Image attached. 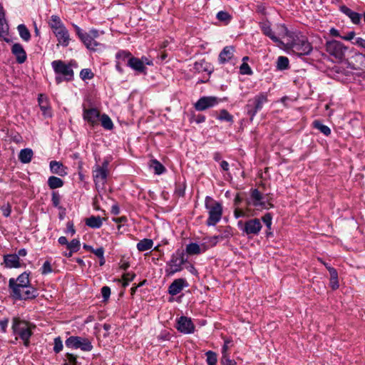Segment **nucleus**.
Masks as SVG:
<instances>
[{"label": "nucleus", "instance_id": "nucleus-1", "mask_svg": "<svg viewBox=\"0 0 365 365\" xmlns=\"http://www.w3.org/2000/svg\"><path fill=\"white\" fill-rule=\"evenodd\" d=\"M282 29L287 37H288L286 43L287 49H289L293 53L299 56H307L311 53L313 47L307 37L289 31L284 25L282 26Z\"/></svg>", "mask_w": 365, "mask_h": 365}, {"label": "nucleus", "instance_id": "nucleus-2", "mask_svg": "<svg viewBox=\"0 0 365 365\" xmlns=\"http://www.w3.org/2000/svg\"><path fill=\"white\" fill-rule=\"evenodd\" d=\"M33 327V324L29 322L18 317L13 318L11 328L14 334L16 335L15 340L19 338L22 340L24 345L28 347L30 345V338L33 334L31 331Z\"/></svg>", "mask_w": 365, "mask_h": 365}, {"label": "nucleus", "instance_id": "nucleus-3", "mask_svg": "<svg viewBox=\"0 0 365 365\" xmlns=\"http://www.w3.org/2000/svg\"><path fill=\"white\" fill-rule=\"evenodd\" d=\"M51 66L56 74L55 81L60 84L63 81H71L73 80L74 72L71 68V63H66L61 60H56L51 62Z\"/></svg>", "mask_w": 365, "mask_h": 365}, {"label": "nucleus", "instance_id": "nucleus-4", "mask_svg": "<svg viewBox=\"0 0 365 365\" xmlns=\"http://www.w3.org/2000/svg\"><path fill=\"white\" fill-rule=\"evenodd\" d=\"M205 207L208 211V218L206 221L207 226H215L219 222L222 216V203L215 200L212 197L207 196L205 200Z\"/></svg>", "mask_w": 365, "mask_h": 365}, {"label": "nucleus", "instance_id": "nucleus-5", "mask_svg": "<svg viewBox=\"0 0 365 365\" xmlns=\"http://www.w3.org/2000/svg\"><path fill=\"white\" fill-rule=\"evenodd\" d=\"M187 262L185 252L183 250L178 249L171 255L170 259L167 262L165 273L167 276H172L176 272L182 270V265Z\"/></svg>", "mask_w": 365, "mask_h": 365}, {"label": "nucleus", "instance_id": "nucleus-6", "mask_svg": "<svg viewBox=\"0 0 365 365\" xmlns=\"http://www.w3.org/2000/svg\"><path fill=\"white\" fill-rule=\"evenodd\" d=\"M268 102V95L267 93L262 92L256 95L254 98L248 100L245 109L247 114L252 121L256 114L262 110L263 106Z\"/></svg>", "mask_w": 365, "mask_h": 365}, {"label": "nucleus", "instance_id": "nucleus-7", "mask_svg": "<svg viewBox=\"0 0 365 365\" xmlns=\"http://www.w3.org/2000/svg\"><path fill=\"white\" fill-rule=\"evenodd\" d=\"M10 297L14 300H32L38 296V292L33 286H26L24 288H18L17 292H15L14 288L9 287Z\"/></svg>", "mask_w": 365, "mask_h": 365}, {"label": "nucleus", "instance_id": "nucleus-8", "mask_svg": "<svg viewBox=\"0 0 365 365\" xmlns=\"http://www.w3.org/2000/svg\"><path fill=\"white\" fill-rule=\"evenodd\" d=\"M238 228L248 236L249 238H251L253 236H257L260 232L262 225V223L258 218H254L251 220H248L246 222H242L240 220L237 222Z\"/></svg>", "mask_w": 365, "mask_h": 365}, {"label": "nucleus", "instance_id": "nucleus-9", "mask_svg": "<svg viewBox=\"0 0 365 365\" xmlns=\"http://www.w3.org/2000/svg\"><path fill=\"white\" fill-rule=\"evenodd\" d=\"M347 50L348 48L346 46L336 40L329 41L326 43L327 52L338 61H341L344 59Z\"/></svg>", "mask_w": 365, "mask_h": 365}, {"label": "nucleus", "instance_id": "nucleus-10", "mask_svg": "<svg viewBox=\"0 0 365 365\" xmlns=\"http://www.w3.org/2000/svg\"><path fill=\"white\" fill-rule=\"evenodd\" d=\"M66 346L69 349H80L83 351H91L93 346L90 339L86 337L71 336L66 339Z\"/></svg>", "mask_w": 365, "mask_h": 365}, {"label": "nucleus", "instance_id": "nucleus-11", "mask_svg": "<svg viewBox=\"0 0 365 365\" xmlns=\"http://www.w3.org/2000/svg\"><path fill=\"white\" fill-rule=\"evenodd\" d=\"M175 328L178 331L184 334H192L195 329L192 319L185 316H181L177 319Z\"/></svg>", "mask_w": 365, "mask_h": 365}, {"label": "nucleus", "instance_id": "nucleus-12", "mask_svg": "<svg viewBox=\"0 0 365 365\" xmlns=\"http://www.w3.org/2000/svg\"><path fill=\"white\" fill-rule=\"evenodd\" d=\"M220 101V99L215 96H202L194 104V108L197 111H203L215 107Z\"/></svg>", "mask_w": 365, "mask_h": 365}, {"label": "nucleus", "instance_id": "nucleus-13", "mask_svg": "<svg viewBox=\"0 0 365 365\" xmlns=\"http://www.w3.org/2000/svg\"><path fill=\"white\" fill-rule=\"evenodd\" d=\"M26 286H31L29 274L26 272L21 273L16 279L10 278L9 280V287H14L15 292H17L18 288H24Z\"/></svg>", "mask_w": 365, "mask_h": 365}, {"label": "nucleus", "instance_id": "nucleus-14", "mask_svg": "<svg viewBox=\"0 0 365 365\" xmlns=\"http://www.w3.org/2000/svg\"><path fill=\"white\" fill-rule=\"evenodd\" d=\"M108 173L100 168L99 165H96L93 169V178L96 187L103 188L107 182Z\"/></svg>", "mask_w": 365, "mask_h": 365}, {"label": "nucleus", "instance_id": "nucleus-15", "mask_svg": "<svg viewBox=\"0 0 365 365\" xmlns=\"http://www.w3.org/2000/svg\"><path fill=\"white\" fill-rule=\"evenodd\" d=\"M100 116V112L96 108L83 109V118L91 126L98 125Z\"/></svg>", "mask_w": 365, "mask_h": 365}, {"label": "nucleus", "instance_id": "nucleus-16", "mask_svg": "<svg viewBox=\"0 0 365 365\" xmlns=\"http://www.w3.org/2000/svg\"><path fill=\"white\" fill-rule=\"evenodd\" d=\"M188 283L185 279L178 278L175 279L168 287V293L172 296L178 294L182 290L188 287Z\"/></svg>", "mask_w": 365, "mask_h": 365}, {"label": "nucleus", "instance_id": "nucleus-17", "mask_svg": "<svg viewBox=\"0 0 365 365\" xmlns=\"http://www.w3.org/2000/svg\"><path fill=\"white\" fill-rule=\"evenodd\" d=\"M59 45L66 47L68 46L71 38L68 29L65 26L53 31Z\"/></svg>", "mask_w": 365, "mask_h": 365}, {"label": "nucleus", "instance_id": "nucleus-18", "mask_svg": "<svg viewBox=\"0 0 365 365\" xmlns=\"http://www.w3.org/2000/svg\"><path fill=\"white\" fill-rule=\"evenodd\" d=\"M11 51L16 57V62L19 64L24 63L27 59L26 53L23 46L19 43H15L12 45Z\"/></svg>", "mask_w": 365, "mask_h": 365}, {"label": "nucleus", "instance_id": "nucleus-19", "mask_svg": "<svg viewBox=\"0 0 365 365\" xmlns=\"http://www.w3.org/2000/svg\"><path fill=\"white\" fill-rule=\"evenodd\" d=\"M251 199L253 200L252 205L255 207H261L264 209H269L273 207V205L268 203L267 205L262 202L263 195L257 189L251 190Z\"/></svg>", "mask_w": 365, "mask_h": 365}, {"label": "nucleus", "instance_id": "nucleus-20", "mask_svg": "<svg viewBox=\"0 0 365 365\" xmlns=\"http://www.w3.org/2000/svg\"><path fill=\"white\" fill-rule=\"evenodd\" d=\"M259 28L263 34L269 37L274 43H283L280 39L274 34L271 28V24L268 21L259 22Z\"/></svg>", "mask_w": 365, "mask_h": 365}, {"label": "nucleus", "instance_id": "nucleus-21", "mask_svg": "<svg viewBox=\"0 0 365 365\" xmlns=\"http://www.w3.org/2000/svg\"><path fill=\"white\" fill-rule=\"evenodd\" d=\"M85 46L93 51H96L101 48L103 45L97 42L93 37H91L87 32L80 38Z\"/></svg>", "mask_w": 365, "mask_h": 365}, {"label": "nucleus", "instance_id": "nucleus-22", "mask_svg": "<svg viewBox=\"0 0 365 365\" xmlns=\"http://www.w3.org/2000/svg\"><path fill=\"white\" fill-rule=\"evenodd\" d=\"M127 66L137 73L147 74V68L146 66H143L141 60H140L139 58L133 56L128 59Z\"/></svg>", "mask_w": 365, "mask_h": 365}, {"label": "nucleus", "instance_id": "nucleus-23", "mask_svg": "<svg viewBox=\"0 0 365 365\" xmlns=\"http://www.w3.org/2000/svg\"><path fill=\"white\" fill-rule=\"evenodd\" d=\"M4 263L7 268H19L21 267L20 259L16 254H8L4 256Z\"/></svg>", "mask_w": 365, "mask_h": 365}, {"label": "nucleus", "instance_id": "nucleus-24", "mask_svg": "<svg viewBox=\"0 0 365 365\" xmlns=\"http://www.w3.org/2000/svg\"><path fill=\"white\" fill-rule=\"evenodd\" d=\"M193 68L197 73L206 72L208 74H211L214 70L212 66L204 59L196 61Z\"/></svg>", "mask_w": 365, "mask_h": 365}, {"label": "nucleus", "instance_id": "nucleus-25", "mask_svg": "<svg viewBox=\"0 0 365 365\" xmlns=\"http://www.w3.org/2000/svg\"><path fill=\"white\" fill-rule=\"evenodd\" d=\"M50 170L52 173L58 175L61 177L67 175V168L59 161L52 160L49 164Z\"/></svg>", "mask_w": 365, "mask_h": 365}, {"label": "nucleus", "instance_id": "nucleus-26", "mask_svg": "<svg viewBox=\"0 0 365 365\" xmlns=\"http://www.w3.org/2000/svg\"><path fill=\"white\" fill-rule=\"evenodd\" d=\"M207 250V247L205 245H200L195 242H191L186 246L185 254L190 255H199L202 252H205Z\"/></svg>", "mask_w": 365, "mask_h": 365}, {"label": "nucleus", "instance_id": "nucleus-27", "mask_svg": "<svg viewBox=\"0 0 365 365\" xmlns=\"http://www.w3.org/2000/svg\"><path fill=\"white\" fill-rule=\"evenodd\" d=\"M340 11L347 16L351 21V22L354 24H359L361 20V14L352 11L349 7L346 6H341L339 9Z\"/></svg>", "mask_w": 365, "mask_h": 365}, {"label": "nucleus", "instance_id": "nucleus-28", "mask_svg": "<svg viewBox=\"0 0 365 365\" xmlns=\"http://www.w3.org/2000/svg\"><path fill=\"white\" fill-rule=\"evenodd\" d=\"M38 102L40 108L45 117H51V108L48 106V98L43 94H39L38 97Z\"/></svg>", "mask_w": 365, "mask_h": 365}, {"label": "nucleus", "instance_id": "nucleus-29", "mask_svg": "<svg viewBox=\"0 0 365 365\" xmlns=\"http://www.w3.org/2000/svg\"><path fill=\"white\" fill-rule=\"evenodd\" d=\"M234 50L233 46H225L220 53L219 62L223 64L232 59L233 57Z\"/></svg>", "mask_w": 365, "mask_h": 365}, {"label": "nucleus", "instance_id": "nucleus-30", "mask_svg": "<svg viewBox=\"0 0 365 365\" xmlns=\"http://www.w3.org/2000/svg\"><path fill=\"white\" fill-rule=\"evenodd\" d=\"M34 152L31 148H24L21 150L19 154V160L22 163H29L31 161Z\"/></svg>", "mask_w": 365, "mask_h": 365}, {"label": "nucleus", "instance_id": "nucleus-31", "mask_svg": "<svg viewBox=\"0 0 365 365\" xmlns=\"http://www.w3.org/2000/svg\"><path fill=\"white\" fill-rule=\"evenodd\" d=\"M86 225L93 229H98L103 225V218L100 216H91L86 220Z\"/></svg>", "mask_w": 365, "mask_h": 365}, {"label": "nucleus", "instance_id": "nucleus-32", "mask_svg": "<svg viewBox=\"0 0 365 365\" xmlns=\"http://www.w3.org/2000/svg\"><path fill=\"white\" fill-rule=\"evenodd\" d=\"M48 25L53 32L64 26L60 17L57 15H52L51 16L48 21Z\"/></svg>", "mask_w": 365, "mask_h": 365}, {"label": "nucleus", "instance_id": "nucleus-33", "mask_svg": "<svg viewBox=\"0 0 365 365\" xmlns=\"http://www.w3.org/2000/svg\"><path fill=\"white\" fill-rule=\"evenodd\" d=\"M133 57V55L130 51L120 50L115 54L116 61H119L121 63H128V59Z\"/></svg>", "mask_w": 365, "mask_h": 365}, {"label": "nucleus", "instance_id": "nucleus-34", "mask_svg": "<svg viewBox=\"0 0 365 365\" xmlns=\"http://www.w3.org/2000/svg\"><path fill=\"white\" fill-rule=\"evenodd\" d=\"M357 68L365 71V55L361 53H356L352 57Z\"/></svg>", "mask_w": 365, "mask_h": 365}, {"label": "nucleus", "instance_id": "nucleus-35", "mask_svg": "<svg viewBox=\"0 0 365 365\" xmlns=\"http://www.w3.org/2000/svg\"><path fill=\"white\" fill-rule=\"evenodd\" d=\"M99 120H101V125L104 129L107 130H111L113 129V123L107 114L103 113L101 115Z\"/></svg>", "mask_w": 365, "mask_h": 365}, {"label": "nucleus", "instance_id": "nucleus-36", "mask_svg": "<svg viewBox=\"0 0 365 365\" xmlns=\"http://www.w3.org/2000/svg\"><path fill=\"white\" fill-rule=\"evenodd\" d=\"M47 183L51 189L54 190L63 187L64 182L60 178L53 175L48 178Z\"/></svg>", "mask_w": 365, "mask_h": 365}, {"label": "nucleus", "instance_id": "nucleus-37", "mask_svg": "<svg viewBox=\"0 0 365 365\" xmlns=\"http://www.w3.org/2000/svg\"><path fill=\"white\" fill-rule=\"evenodd\" d=\"M19 34L21 39L26 42H28L31 39V34L29 30L27 29L25 24H19L17 26Z\"/></svg>", "mask_w": 365, "mask_h": 365}, {"label": "nucleus", "instance_id": "nucleus-38", "mask_svg": "<svg viewBox=\"0 0 365 365\" xmlns=\"http://www.w3.org/2000/svg\"><path fill=\"white\" fill-rule=\"evenodd\" d=\"M153 246V242L152 240L150 239H147V238H145L142 240H140L139 242H138L137 244V249L140 251V252H144V251H147L150 249H151Z\"/></svg>", "mask_w": 365, "mask_h": 365}, {"label": "nucleus", "instance_id": "nucleus-39", "mask_svg": "<svg viewBox=\"0 0 365 365\" xmlns=\"http://www.w3.org/2000/svg\"><path fill=\"white\" fill-rule=\"evenodd\" d=\"M150 168L153 169L155 174L161 175L166 170L163 165L160 163L158 160L153 159L150 161Z\"/></svg>", "mask_w": 365, "mask_h": 365}, {"label": "nucleus", "instance_id": "nucleus-40", "mask_svg": "<svg viewBox=\"0 0 365 365\" xmlns=\"http://www.w3.org/2000/svg\"><path fill=\"white\" fill-rule=\"evenodd\" d=\"M313 127L319 130L322 133H323L326 136H329L331 134V129L327 125L322 124L318 120H316L313 122Z\"/></svg>", "mask_w": 365, "mask_h": 365}, {"label": "nucleus", "instance_id": "nucleus-41", "mask_svg": "<svg viewBox=\"0 0 365 365\" xmlns=\"http://www.w3.org/2000/svg\"><path fill=\"white\" fill-rule=\"evenodd\" d=\"M289 61L287 57L279 56L277 61V68L279 71H284L289 68Z\"/></svg>", "mask_w": 365, "mask_h": 365}, {"label": "nucleus", "instance_id": "nucleus-42", "mask_svg": "<svg viewBox=\"0 0 365 365\" xmlns=\"http://www.w3.org/2000/svg\"><path fill=\"white\" fill-rule=\"evenodd\" d=\"M217 119L220 121H226L233 123V116L225 109H222L220 111V115L217 116Z\"/></svg>", "mask_w": 365, "mask_h": 365}, {"label": "nucleus", "instance_id": "nucleus-43", "mask_svg": "<svg viewBox=\"0 0 365 365\" xmlns=\"http://www.w3.org/2000/svg\"><path fill=\"white\" fill-rule=\"evenodd\" d=\"M206 361L208 365H216L217 362V354L212 351H207L205 353Z\"/></svg>", "mask_w": 365, "mask_h": 365}, {"label": "nucleus", "instance_id": "nucleus-44", "mask_svg": "<svg viewBox=\"0 0 365 365\" xmlns=\"http://www.w3.org/2000/svg\"><path fill=\"white\" fill-rule=\"evenodd\" d=\"M66 247L68 250L71 251V252H76L80 249L81 243L79 240L73 239L70 242H68Z\"/></svg>", "mask_w": 365, "mask_h": 365}, {"label": "nucleus", "instance_id": "nucleus-45", "mask_svg": "<svg viewBox=\"0 0 365 365\" xmlns=\"http://www.w3.org/2000/svg\"><path fill=\"white\" fill-rule=\"evenodd\" d=\"M218 242V237L215 235L204 238V242L202 245H205L207 249H209L210 247L215 246Z\"/></svg>", "mask_w": 365, "mask_h": 365}, {"label": "nucleus", "instance_id": "nucleus-46", "mask_svg": "<svg viewBox=\"0 0 365 365\" xmlns=\"http://www.w3.org/2000/svg\"><path fill=\"white\" fill-rule=\"evenodd\" d=\"M93 76V72L89 68H83L80 72V77L83 81L92 79Z\"/></svg>", "mask_w": 365, "mask_h": 365}, {"label": "nucleus", "instance_id": "nucleus-47", "mask_svg": "<svg viewBox=\"0 0 365 365\" xmlns=\"http://www.w3.org/2000/svg\"><path fill=\"white\" fill-rule=\"evenodd\" d=\"M53 351L56 354L63 350V342L60 336L56 337L53 341Z\"/></svg>", "mask_w": 365, "mask_h": 365}, {"label": "nucleus", "instance_id": "nucleus-48", "mask_svg": "<svg viewBox=\"0 0 365 365\" xmlns=\"http://www.w3.org/2000/svg\"><path fill=\"white\" fill-rule=\"evenodd\" d=\"M217 19L220 21L228 22L231 19V16L224 11H219L216 15Z\"/></svg>", "mask_w": 365, "mask_h": 365}, {"label": "nucleus", "instance_id": "nucleus-49", "mask_svg": "<svg viewBox=\"0 0 365 365\" xmlns=\"http://www.w3.org/2000/svg\"><path fill=\"white\" fill-rule=\"evenodd\" d=\"M52 204L55 207H57L58 209H61L62 207L60 206V202H61V196L58 192H52V197H51Z\"/></svg>", "mask_w": 365, "mask_h": 365}, {"label": "nucleus", "instance_id": "nucleus-50", "mask_svg": "<svg viewBox=\"0 0 365 365\" xmlns=\"http://www.w3.org/2000/svg\"><path fill=\"white\" fill-rule=\"evenodd\" d=\"M53 272V269H52V267H51V264L50 263L49 261H46L41 268V273L43 274V275H46L48 274H50Z\"/></svg>", "mask_w": 365, "mask_h": 365}, {"label": "nucleus", "instance_id": "nucleus-51", "mask_svg": "<svg viewBox=\"0 0 365 365\" xmlns=\"http://www.w3.org/2000/svg\"><path fill=\"white\" fill-rule=\"evenodd\" d=\"M262 220L265 224L266 227H267V230H271V226L272 224V215H271V213H266L262 217Z\"/></svg>", "mask_w": 365, "mask_h": 365}, {"label": "nucleus", "instance_id": "nucleus-52", "mask_svg": "<svg viewBox=\"0 0 365 365\" xmlns=\"http://www.w3.org/2000/svg\"><path fill=\"white\" fill-rule=\"evenodd\" d=\"M135 277V274L133 272H127L125 273L123 275V287H126L128 285L129 282L133 281L134 278Z\"/></svg>", "mask_w": 365, "mask_h": 365}, {"label": "nucleus", "instance_id": "nucleus-53", "mask_svg": "<svg viewBox=\"0 0 365 365\" xmlns=\"http://www.w3.org/2000/svg\"><path fill=\"white\" fill-rule=\"evenodd\" d=\"M240 72L242 75H252L253 73L250 66L245 62L240 66Z\"/></svg>", "mask_w": 365, "mask_h": 365}, {"label": "nucleus", "instance_id": "nucleus-54", "mask_svg": "<svg viewBox=\"0 0 365 365\" xmlns=\"http://www.w3.org/2000/svg\"><path fill=\"white\" fill-rule=\"evenodd\" d=\"M9 26L6 21H0V37H4L8 34Z\"/></svg>", "mask_w": 365, "mask_h": 365}, {"label": "nucleus", "instance_id": "nucleus-55", "mask_svg": "<svg viewBox=\"0 0 365 365\" xmlns=\"http://www.w3.org/2000/svg\"><path fill=\"white\" fill-rule=\"evenodd\" d=\"M101 294L103 302L108 301L110 296V288L108 286H103L101 288Z\"/></svg>", "mask_w": 365, "mask_h": 365}, {"label": "nucleus", "instance_id": "nucleus-56", "mask_svg": "<svg viewBox=\"0 0 365 365\" xmlns=\"http://www.w3.org/2000/svg\"><path fill=\"white\" fill-rule=\"evenodd\" d=\"M66 358L68 360V365H81L78 361L76 356L73 354H66Z\"/></svg>", "mask_w": 365, "mask_h": 365}, {"label": "nucleus", "instance_id": "nucleus-57", "mask_svg": "<svg viewBox=\"0 0 365 365\" xmlns=\"http://www.w3.org/2000/svg\"><path fill=\"white\" fill-rule=\"evenodd\" d=\"M1 210L2 212L3 215L6 217H8L11 215V207L9 204H7L6 205H3L1 207Z\"/></svg>", "mask_w": 365, "mask_h": 365}, {"label": "nucleus", "instance_id": "nucleus-58", "mask_svg": "<svg viewBox=\"0 0 365 365\" xmlns=\"http://www.w3.org/2000/svg\"><path fill=\"white\" fill-rule=\"evenodd\" d=\"M218 237V241H222L225 239H229L232 236L230 231L226 230L221 235H216Z\"/></svg>", "mask_w": 365, "mask_h": 365}, {"label": "nucleus", "instance_id": "nucleus-59", "mask_svg": "<svg viewBox=\"0 0 365 365\" xmlns=\"http://www.w3.org/2000/svg\"><path fill=\"white\" fill-rule=\"evenodd\" d=\"M66 233H71V235H73L76 233V230L74 228V225L73 222L68 221L66 224Z\"/></svg>", "mask_w": 365, "mask_h": 365}, {"label": "nucleus", "instance_id": "nucleus-60", "mask_svg": "<svg viewBox=\"0 0 365 365\" xmlns=\"http://www.w3.org/2000/svg\"><path fill=\"white\" fill-rule=\"evenodd\" d=\"M92 252L98 258H102V257L104 256V248L103 247H100L97 249H93Z\"/></svg>", "mask_w": 365, "mask_h": 365}, {"label": "nucleus", "instance_id": "nucleus-61", "mask_svg": "<svg viewBox=\"0 0 365 365\" xmlns=\"http://www.w3.org/2000/svg\"><path fill=\"white\" fill-rule=\"evenodd\" d=\"M9 319H4L0 321V329L3 333L6 331V328L8 327Z\"/></svg>", "mask_w": 365, "mask_h": 365}, {"label": "nucleus", "instance_id": "nucleus-62", "mask_svg": "<svg viewBox=\"0 0 365 365\" xmlns=\"http://www.w3.org/2000/svg\"><path fill=\"white\" fill-rule=\"evenodd\" d=\"M140 60H141V62L143 65V66H153V60L151 59H149L148 57L146 56H142Z\"/></svg>", "mask_w": 365, "mask_h": 365}, {"label": "nucleus", "instance_id": "nucleus-63", "mask_svg": "<svg viewBox=\"0 0 365 365\" xmlns=\"http://www.w3.org/2000/svg\"><path fill=\"white\" fill-rule=\"evenodd\" d=\"M234 216L236 219L245 216V213L243 210L236 207L234 210Z\"/></svg>", "mask_w": 365, "mask_h": 365}, {"label": "nucleus", "instance_id": "nucleus-64", "mask_svg": "<svg viewBox=\"0 0 365 365\" xmlns=\"http://www.w3.org/2000/svg\"><path fill=\"white\" fill-rule=\"evenodd\" d=\"M353 43L365 48V39L361 37L356 38Z\"/></svg>", "mask_w": 365, "mask_h": 365}]
</instances>
